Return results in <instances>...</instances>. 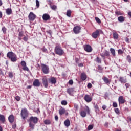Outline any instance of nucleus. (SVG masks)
Here are the masks:
<instances>
[{"label":"nucleus","instance_id":"obj_1","mask_svg":"<svg viewBox=\"0 0 131 131\" xmlns=\"http://www.w3.org/2000/svg\"><path fill=\"white\" fill-rule=\"evenodd\" d=\"M38 118L36 117H31L29 119V127L31 129H34V126H35V124L38 122Z\"/></svg>","mask_w":131,"mask_h":131},{"label":"nucleus","instance_id":"obj_2","mask_svg":"<svg viewBox=\"0 0 131 131\" xmlns=\"http://www.w3.org/2000/svg\"><path fill=\"white\" fill-rule=\"evenodd\" d=\"M7 57L9 59L11 62H17V55L13 52H9L7 54Z\"/></svg>","mask_w":131,"mask_h":131},{"label":"nucleus","instance_id":"obj_3","mask_svg":"<svg viewBox=\"0 0 131 131\" xmlns=\"http://www.w3.org/2000/svg\"><path fill=\"white\" fill-rule=\"evenodd\" d=\"M55 52L56 54L59 56H62L64 54V51L62 49V47L60 45H57L55 48Z\"/></svg>","mask_w":131,"mask_h":131},{"label":"nucleus","instance_id":"obj_4","mask_svg":"<svg viewBox=\"0 0 131 131\" xmlns=\"http://www.w3.org/2000/svg\"><path fill=\"white\" fill-rule=\"evenodd\" d=\"M41 69L44 74H49V73H50V68L49 66L43 63L41 64Z\"/></svg>","mask_w":131,"mask_h":131},{"label":"nucleus","instance_id":"obj_5","mask_svg":"<svg viewBox=\"0 0 131 131\" xmlns=\"http://www.w3.org/2000/svg\"><path fill=\"white\" fill-rule=\"evenodd\" d=\"M21 116L23 119H26L28 117V111L26 108H23L21 111Z\"/></svg>","mask_w":131,"mask_h":131},{"label":"nucleus","instance_id":"obj_6","mask_svg":"<svg viewBox=\"0 0 131 131\" xmlns=\"http://www.w3.org/2000/svg\"><path fill=\"white\" fill-rule=\"evenodd\" d=\"M102 30H100V29H98L96 30V31L94 32L92 35L91 36L93 38H97L98 37V36H100V33H102Z\"/></svg>","mask_w":131,"mask_h":131},{"label":"nucleus","instance_id":"obj_7","mask_svg":"<svg viewBox=\"0 0 131 131\" xmlns=\"http://www.w3.org/2000/svg\"><path fill=\"white\" fill-rule=\"evenodd\" d=\"M80 30H81L80 26H77L73 28L74 33H75V34H78L80 32Z\"/></svg>","mask_w":131,"mask_h":131},{"label":"nucleus","instance_id":"obj_8","mask_svg":"<svg viewBox=\"0 0 131 131\" xmlns=\"http://www.w3.org/2000/svg\"><path fill=\"white\" fill-rule=\"evenodd\" d=\"M20 64L23 67V70L24 71H29V69L26 66V62L25 61H21Z\"/></svg>","mask_w":131,"mask_h":131},{"label":"nucleus","instance_id":"obj_9","mask_svg":"<svg viewBox=\"0 0 131 131\" xmlns=\"http://www.w3.org/2000/svg\"><path fill=\"white\" fill-rule=\"evenodd\" d=\"M100 56L103 58V59H105L106 57L108 58L110 56V52L107 50H105L104 52L100 54Z\"/></svg>","mask_w":131,"mask_h":131},{"label":"nucleus","instance_id":"obj_10","mask_svg":"<svg viewBox=\"0 0 131 131\" xmlns=\"http://www.w3.org/2000/svg\"><path fill=\"white\" fill-rule=\"evenodd\" d=\"M119 81L122 84L126 83L127 82V78H126V77L120 76L119 78Z\"/></svg>","mask_w":131,"mask_h":131},{"label":"nucleus","instance_id":"obj_11","mask_svg":"<svg viewBox=\"0 0 131 131\" xmlns=\"http://www.w3.org/2000/svg\"><path fill=\"white\" fill-rule=\"evenodd\" d=\"M28 18L30 21H34L35 18H36V15H35V14H34L33 12H30L28 16Z\"/></svg>","mask_w":131,"mask_h":131},{"label":"nucleus","instance_id":"obj_12","mask_svg":"<svg viewBox=\"0 0 131 131\" xmlns=\"http://www.w3.org/2000/svg\"><path fill=\"white\" fill-rule=\"evenodd\" d=\"M84 50L88 53L92 52V47L90 45H86L84 46Z\"/></svg>","mask_w":131,"mask_h":131},{"label":"nucleus","instance_id":"obj_13","mask_svg":"<svg viewBox=\"0 0 131 131\" xmlns=\"http://www.w3.org/2000/svg\"><path fill=\"white\" fill-rule=\"evenodd\" d=\"M42 81L45 88H48L49 84L48 83V78H47V77H44L42 79Z\"/></svg>","mask_w":131,"mask_h":131},{"label":"nucleus","instance_id":"obj_14","mask_svg":"<svg viewBox=\"0 0 131 131\" xmlns=\"http://www.w3.org/2000/svg\"><path fill=\"white\" fill-rule=\"evenodd\" d=\"M33 85L34 86H36V88H38L40 86V82L38 79H35L33 82Z\"/></svg>","mask_w":131,"mask_h":131},{"label":"nucleus","instance_id":"obj_15","mask_svg":"<svg viewBox=\"0 0 131 131\" xmlns=\"http://www.w3.org/2000/svg\"><path fill=\"white\" fill-rule=\"evenodd\" d=\"M8 120L9 122L10 123H13V122H14V121H15V116L13 115H10L9 117H8Z\"/></svg>","mask_w":131,"mask_h":131},{"label":"nucleus","instance_id":"obj_16","mask_svg":"<svg viewBox=\"0 0 131 131\" xmlns=\"http://www.w3.org/2000/svg\"><path fill=\"white\" fill-rule=\"evenodd\" d=\"M118 102L120 105V104H124V103H125V99L123 98V96H120L118 98Z\"/></svg>","mask_w":131,"mask_h":131},{"label":"nucleus","instance_id":"obj_17","mask_svg":"<svg viewBox=\"0 0 131 131\" xmlns=\"http://www.w3.org/2000/svg\"><path fill=\"white\" fill-rule=\"evenodd\" d=\"M84 99L87 103H90V102H92V100H93L92 97H90V95H85Z\"/></svg>","mask_w":131,"mask_h":131},{"label":"nucleus","instance_id":"obj_18","mask_svg":"<svg viewBox=\"0 0 131 131\" xmlns=\"http://www.w3.org/2000/svg\"><path fill=\"white\" fill-rule=\"evenodd\" d=\"M102 79L106 84H110L111 80L109 79L107 77L103 76Z\"/></svg>","mask_w":131,"mask_h":131},{"label":"nucleus","instance_id":"obj_19","mask_svg":"<svg viewBox=\"0 0 131 131\" xmlns=\"http://www.w3.org/2000/svg\"><path fill=\"white\" fill-rule=\"evenodd\" d=\"M42 19L44 21H48V20H50V15L45 13L42 16Z\"/></svg>","mask_w":131,"mask_h":131},{"label":"nucleus","instance_id":"obj_20","mask_svg":"<svg viewBox=\"0 0 131 131\" xmlns=\"http://www.w3.org/2000/svg\"><path fill=\"white\" fill-rule=\"evenodd\" d=\"M80 77H81V80H82L83 81H84V80H85L86 78H88V76H86V74H85V73H82L81 74Z\"/></svg>","mask_w":131,"mask_h":131},{"label":"nucleus","instance_id":"obj_21","mask_svg":"<svg viewBox=\"0 0 131 131\" xmlns=\"http://www.w3.org/2000/svg\"><path fill=\"white\" fill-rule=\"evenodd\" d=\"M66 112V110H65V108L62 107L59 110V113L60 115H63V114H65Z\"/></svg>","mask_w":131,"mask_h":131},{"label":"nucleus","instance_id":"obj_22","mask_svg":"<svg viewBox=\"0 0 131 131\" xmlns=\"http://www.w3.org/2000/svg\"><path fill=\"white\" fill-rule=\"evenodd\" d=\"M49 80L52 84H55L57 82V80L55 77H51Z\"/></svg>","mask_w":131,"mask_h":131},{"label":"nucleus","instance_id":"obj_23","mask_svg":"<svg viewBox=\"0 0 131 131\" xmlns=\"http://www.w3.org/2000/svg\"><path fill=\"white\" fill-rule=\"evenodd\" d=\"M73 92H74V89H73V88H69L67 90V93L68 94H69L70 96H72Z\"/></svg>","mask_w":131,"mask_h":131},{"label":"nucleus","instance_id":"obj_24","mask_svg":"<svg viewBox=\"0 0 131 131\" xmlns=\"http://www.w3.org/2000/svg\"><path fill=\"white\" fill-rule=\"evenodd\" d=\"M125 20V17L123 16H119L118 17V21L120 23L124 22V20Z\"/></svg>","mask_w":131,"mask_h":131},{"label":"nucleus","instance_id":"obj_25","mask_svg":"<svg viewBox=\"0 0 131 131\" xmlns=\"http://www.w3.org/2000/svg\"><path fill=\"white\" fill-rule=\"evenodd\" d=\"M115 15L116 16H123V15H124V13L123 12L118 11V10H116L115 11Z\"/></svg>","mask_w":131,"mask_h":131},{"label":"nucleus","instance_id":"obj_26","mask_svg":"<svg viewBox=\"0 0 131 131\" xmlns=\"http://www.w3.org/2000/svg\"><path fill=\"white\" fill-rule=\"evenodd\" d=\"M6 120V118L5 116L0 114V121L2 122V123H5V121Z\"/></svg>","mask_w":131,"mask_h":131},{"label":"nucleus","instance_id":"obj_27","mask_svg":"<svg viewBox=\"0 0 131 131\" xmlns=\"http://www.w3.org/2000/svg\"><path fill=\"white\" fill-rule=\"evenodd\" d=\"M110 52L113 57H115L116 54H115V49L112 48H110Z\"/></svg>","mask_w":131,"mask_h":131},{"label":"nucleus","instance_id":"obj_28","mask_svg":"<svg viewBox=\"0 0 131 131\" xmlns=\"http://www.w3.org/2000/svg\"><path fill=\"white\" fill-rule=\"evenodd\" d=\"M80 114L82 117H85L86 116V112L84 111L80 112Z\"/></svg>","mask_w":131,"mask_h":131},{"label":"nucleus","instance_id":"obj_29","mask_svg":"<svg viewBox=\"0 0 131 131\" xmlns=\"http://www.w3.org/2000/svg\"><path fill=\"white\" fill-rule=\"evenodd\" d=\"M6 13L7 15H11L12 14V9L11 8H8L6 10Z\"/></svg>","mask_w":131,"mask_h":131},{"label":"nucleus","instance_id":"obj_30","mask_svg":"<svg viewBox=\"0 0 131 131\" xmlns=\"http://www.w3.org/2000/svg\"><path fill=\"white\" fill-rule=\"evenodd\" d=\"M72 13V11H71V10H68L67 11L66 15L67 17H69V18H70V17H71Z\"/></svg>","mask_w":131,"mask_h":131},{"label":"nucleus","instance_id":"obj_31","mask_svg":"<svg viewBox=\"0 0 131 131\" xmlns=\"http://www.w3.org/2000/svg\"><path fill=\"white\" fill-rule=\"evenodd\" d=\"M113 36L114 39H118V36H119V35L117 34V32H115L113 33Z\"/></svg>","mask_w":131,"mask_h":131},{"label":"nucleus","instance_id":"obj_32","mask_svg":"<svg viewBox=\"0 0 131 131\" xmlns=\"http://www.w3.org/2000/svg\"><path fill=\"white\" fill-rule=\"evenodd\" d=\"M96 63H98V64H101L102 63V61L101 60V58H100L99 57H97L96 58Z\"/></svg>","mask_w":131,"mask_h":131},{"label":"nucleus","instance_id":"obj_33","mask_svg":"<svg viewBox=\"0 0 131 131\" xmlns=\"http://www.w3.org/2000/svg\"><path fill=\"white\" fill-rule=\"evenodd\" d=\"M44 123L46 125H50V124H51V120H45L44 121Z\"/></svg>","mask_w":131,"mask_h":131},{"label":"nucleus","instance_id":"obj_34","mask_svg":"<svg viewBox=\"0 0 131 131\" xmlns=\"http://www.w3.org/2000/svg\"><path fill=\"white\" fill-rule=\"evenodd\" d=\"M50 8L53 11L57 10V6L56 5H50Z\"/></svg>","mask_w":131,"mask_h":131},{"label":"nucleus","instance_id":"obj_35","mask_svg":"<svg viewBox=\"0 0 131 131\" xmlns=\"http://www.w3.org/2000/svg\"><path fill=\"white\" fill-rule=\"evenodd\" d=\"M94 108L96 112H99V111H100V110H99V106H98V104H95Z\"/></svg>","mask_w":131,"mask_h":131},{"label":"nucleus","instance_id":"obj_36","mask_svg":"<svg viewBox=\"0 0 131 131\" xmlns=\"http://www.w3.org/2000/svg\"><path fill=\"white\" fill-rule=\"evenodd\" d=\"M94 128V125H89L88 127V130H92Z\"/></svg>","mask_w":131,"mask_h":131},{"label":"nucleus","instance_id":"obj_37","mask_svg":"<svg viewBox=\"0 0 131 131\" xmlns=\"http://www.w3.org/2000/svg\"><path fill=\"white\" fill-rule=\"evenodd\" d=\"M70 126V121L69 119H67L66 120V126L67 127H68V126Z\"/></svg>","mask_w":131,"mask_h":131},{"label":"nucleus","instance_id":"obj_38","mask_svg":"<svg viewBox=\"0 0 131 131\" xmlns=\"http://www.w3.org/2000/svg\"><path fill=\"white\" fill-rule=\"evenodd\" d=\"M126 59H127V61H128V62L129 63H131V56H130V55H127Z\"/></svg>","mask_w":131,"mask_h":131},{"label":"nucleus","instance_id":"obj_39","mask_svg":"<svg viewBox=\"0 0 131 131\" xmlns=\"http://www.w3.org/2000/svg\"><path fill=\"white\" fill-rule=\"evenodd\" d=\"M2 30L4 34H6V33H7V28H6V27H3Z\"/></svg>","mask_w":131,"mask_h":131},{"label":"nucleus","instance_id":"obj_40","mask_svg":"<svg viewBox=\"0 0 131 131\" xmlns=\"http://www.w3.org/2000/svg\"><path fill=\"white\" fill-rule=\"evenodd\" d=\"M115 112L116 114L119 115L120 114V112L119 111V109L118 108H116L115 110Z\"/></svg>","mask_w":131,"mask_h":131},{"label":"nucleus","instance_id":"obj_41","mask_svg":"<svg viewBox=\"0 0 131 131\" xmlns=\"http://www.w3.org/2000/svg\"><path fill=\"white\" fill-rule=\"evenodd\" d=\"M8 76L10 78H13V73L12 72H9L8 73Z\"/></svg>","mask_w":131,"mask_h":131},{"label":"nucleus","instance_id":"obj_42","mask_svg":"<svg viewBox=\"0 0 131 131\" xmlns=\"http://www.w3.org/2000/svg\"><path fill=\"white\" fill-rule=\"evenodd\" d=\"M85 111H86V112H87L88 114H90L91 112H90V108H89L88 106H86Z\"/></svg>","mask_w":131,"mask_h":131},{"label":"nucleus","instance_id":"obj_43","mask_svg":"<svg viewBox=\"0 0 131 131\" xmlns=\"http://www.w3.org/2000/svg\"><path fill=\"white\" fill-rule=\"evenodd\" d=\"M95 20L96 21V22L97 23H98L99 24H100L101 23V19H100V18H99V17H95Z\"/></svg>","mask_w":131,"mask_h":131},{"label":"nucleus","instance_id":"obj_44","mask_svg":"<svg viewBox=\"0 0 131 131\" xmlns=\"http://www.w3.org/2000/svg\"><path fill=\"white\" fill-rule=\"evenodd\" d=\"M118 53L119 55H122V54H123V51L121 49H119L118 50Z\"/></svg>","mask_w":131,"mask_h":131},{"label":"nucleus","instance_id":"obj_45","mask_svg":"<svg viewBox=\"0 0 131 131\" xmlns=\"http://www.w3.org/2000/svg\"><path fill=\"white\" fill-rule=\"evenodd\" d=\"M97 69L98 70H100V71H102V70H103V68L102 67V66L98 65L97 67Z\"/></svg>","mask_w":131,"mask_h":131},{"label":"nucleus","instance_id":"obj_46","mask_svg":"<svg viewBox=\"0 0 131 131\" xmlns=\"http://www.w3.org/2000/svg\"><path fill=\"white\" fill-rule=\"evenodd\" d=\"M68 83L70 85H72L73 84V80L72 79L70 80Z\"/></svg>","mask_w":131,"mask_h":131},{"label":"nucleus","instance_id":"obj_47","mask_svg":"<svg viewBox=\"0 0 131 131\" xmlns=\"http://www.w3.org/2000/svg\"><path fill=\"white\" fill-rule=\"evenodd\" d=\"M117 106H118L117 103L116 102L113 103V107H114V108H116L117 107Z\"/></svg>","mask_w":131,"mask_h":131},{"label":"nucleus","instance_id":"obj_48","mask_svg":"<svg viewBox=\"0 0 131 131\" xmlns=\"http://www.w3.org/2000/svg\"><path fill=\"white\" fill-rule=\"evenodd\" d=\"M125 86H126V90H127V89H128V88H129V86H130V84L128 83H126L125 84Z\"/></svg>","mask_w":131,"mask_h":131},{"label":"nucleus","instance_id":"obj_49","mask_svg":"<svg viewBox=\"0 0 131 131\" xmlns=\"http://www.w3.org/2000/svg\"><path fill=\"white\" fill-rule=\"evenodd\" d=\"M36 4L37 8H39V1H38V0H36Z\"/></svg>","mask_w":131,"mask_h":131},{"label":"nucleus","instance_id":"obj_50","mask_svg":"<svg viewBox=\"0 0 131 131\" xmlns=\"http://www.w3.org/2000/svg\"><path fill=\"white\" fill-rule=\"evenodd\" d=\"M15 99L16 100V101H20V100H21V98H20V97H19V96H16L15 97Z\"/></svg>","mask_w":131,"mask_h":131},{"label":"nucleus","instance_id":"obj_51","mask_svg":"<svg viewBox=\"0 0 131 131\" xmlns=\"http://www.w3.org/2000/svg\"><path fill=\"white\" fill-rule=\"evenodd\" d=\"M87 88L91 89L92 88V83H89L87 85Z\"/></svg>","mask_w":131,"mask_h":131},{"label":"nucleus","instance_id":"obj_52","mask_svg":"<svg viewBox=\"0 0 131 131\" xmlns=\"http://www.w3.org/2000/svg\"><path fill=\"white\" fill-rule=\"evenodd\" d=\"M18 35L19 37H22L23 36V32H20Z\"/></svg>","mask_w":131,"mask_h":131},{"label":"nucleus","instance_id":"obj_53","mask_svg":"<svg viewBox=\"0 0 131 131\" xmlns=\"http://www.w3.org/2000/svg\"><path fill=\"white\" fill-rule=\"evenodd\" d=\"M78 66H79V67H83V63H78Z\"/></svg>","mask_w":131,"mask_h":131},{"label":"nucleus","instance_id":"obj_54","mask_svg":"<svg viewBox=\"0 0 131 131\" xmlns=\"http://www.w3.org/2000/svg\"><path fill=\"white\" fill-rule=\"evenodd\" d=\"M75 62L77 64H78L79 63V59L75 58Z\"/></svg>","mask_w":131,"mask_h":131},{"label":"nucleus","instance_id":"obj_55","mask_svg":"<svg viewBox=\"0 0 131 131\" xmlns=\"http://www.w3.org/2000/svg\"><path fill=\"white\" fill-rule=\"evenodd\" d=\"M24 41H27L28 40V38L27 37L25 36L23 38Z\"/></svg>","mask_w":131,"mask_h":131},{"label":"nucleus","instance_id":"obj_56","mask_svg":"<svg viewBox=\"0 0 131 131\" xmlns=\"http://www.w3.org/2000/svg\"><path fill=\"white\" fill-rule=\"evenodd\" d=\"M61 104L66 105V101L64 100V101H61Z\"/></svg>","mask_w":131,"mask_h":131},{"label":"nucleus","instance_id":"obj_57","mask_svg":"<svg viewBox=\"0 0 131 131\" xmlns=\"http://www.w3.org/2000/svg\"><path fill=\"white\" fill-rule=\"evenodd\" d=\"M107 108V106H106V105H103V106H102V109L103 110H106V108Z\"/></svg>","mask_w":131,"mask_h":131},{"label":"nucleus","instance_id":"obj_58","mask_svg":"<svg viewBox=\"0 0 131 131\" xmlns=\"http://www.w3.org/2000/svg\"><path fill=\"white\" fill-rule=\"evenodd\" d=\"M55 119L56 121H58V120L59 119V118L58 117V116L56 115L55 116Z\"/></svg>","mask_w":131,"mask_h":131},{"label":"nucleus","instance_id":"obj_59","mask_svg":"<svg viewBox=\"0 0 131 131\" xmlns=\"http://www.w3.org/2000/svg\"><path fill=\"white\" fill-rule=\"evenodd\" d=\"M42 52H44L45 53H46V52H47V49L43 48L41 49Z\"/></svg>","mask_w":131,"mask_h":131},{"label":"nucleus","instance_id":"obj_60","mask_svg":"<svg viewBox=\"0 0 131 131\" xmlns=\"http://www.w3.org/2000/svg\"><path fill=\"white\" fill-rule=\"evenodd\" d=\"M125 41L128 43V42H129V39H128V38H126L125 39Z\"/></svg>","mask_w":131,"mask_h":131},{"label":"nucleus","instance_id":"obj_61","mask_svg":"<svg viewBox=\"0 0 131 131\" xmlns=\"http://www.w3.org/2000/svg\"><path fill=\"white\" fill-rule=\"evenodd\" d=\"M12 128H13L14 129L16 128V124H14L13 125H12Z\"/></svg>","mask_w":131,"mask_h":131},{"label":"nucleus","instance_id":"obj_62","mask_svg":"<svg viewBox=\"0 0 131 131\" xmlns=\"http://www.w3.org/2000/svg\"><path fill=\"white\" fill-rule=\"evenodd\" d=\"M127 119H128V121H129V122H130L131 123V117H128Z\"/></svg>","mask_w":131,"mask_h":131},{"label":"nucleus","instance_id":"obj_63","mask_svg":"<svg viewBox=\"0 0 131 131\" xmlns=\"http://www.w3.org/2000/svg\"><path fill=\"white\" fill-rule=\"evenodd\" d=\"M128 15L131 18V11H129V12H128Z\"/></svg>","mask_w":131,"mask_h":131},{"label":"nucleus","instance_id":"obj_64","mask_svg":"<svg viewBox=\"0 0 131 131\" xmlns=\"http://www.w3.org/2000/svg\"><path fill=\"white\" fill-rule=\"evenodd\" d=\"M108 124H109V123H108V122H105L104 125H105V126H108Z\"/></svg>","mask_w":131,"mask_h":131}]
</instances>
